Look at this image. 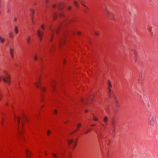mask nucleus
Wrapping results in <instances>:
<instances>
[{
  "label": "nucleus",
  "instance_id": "1",
  "mask_svg": "<svg viewBox=\"0 0 158 158\" xmlns=\"http://www.w3.org/2000/svg\"><path fill=\"white\" fill-rule=\"evenodd\" d=\"M105 10L108 18L111 20L114 19L115 17L114 14L112 12L110 11L107 8H106Z\"/></svg>",
  "mask_w": 158,
  "mask_h": 158
},
{
  "label": "nucleus",
  "instance_id": "2",
  "mask_svg": "<svg viewBox=\"0 0 158 158\" xmlns=\"http://www.w3.org/2000/svg\"><path fill=\"white\" fill-rule=\"evenodd\" d=\"M2 79L4 82L10 84L11 77L10 75L6 74L5 76L2 77Z\"/></svg>",
  "mask_w": 158,
  "mask_h": 158
},
{
  "label": "nucleus",
  "instance_id": "3",
  "mask_svg": "<svg viewBox=\"0 0 158 158\" xmlns=\"http://www.w3.org/2000/svg\"><path fill=\"white\" fill-rule=\"evenodd\" d=\"M37 35L40 41L42 40L43 36L44 35V32L43 30L38 29L37 31Z\"/></svg>",
  "mask_w": 158,
  "mask_h": 158
},
{
  "label": "nucleus",
  "instance_id": "4",
  "mask_svg": "<svg viewBox=\"0 0 158 158\" xmlns=\"http://www.w3.org/2000/svg\"><path fill=\"white\" fill-rule=\"evenodd\" d=\"M63 6L62 4H61L58 5V9L59 10V13L60 16H63L64 15V13L61 10V9L63 8Z\"/></svg>",
  "mask_w": 158,
  "mask_h": 158
},
{
  "label": "nucleus",
  "instance_id": "5",
  "mask_svg": "<svg viewBox=\"0 0 158 158\" xmlns=\"http://www.w3.org/2000/svg\"><path fill=\"white\" fill-rule=\"evenodd\" d=\"M26 152L27 157V158H31V156L32 154L31 152L27 149L26 150Z\"/></svg>",
  "mask_w": 158,
  "mask_h": 158
},
{
  "label": "nucleus",
  "instance_id": "6",
  "mask_svg": "<svg viewBox=\"0 0 158 158\" xmlns=\"http://www.w3.org/2000/svg\"><path fill=\"white\" fill-rule=\"evenodd\" d=\"M31 39V37L30 35H28L27 36L26 39V42L27 43L29 44H30Z\"/></svg>",
  "mask_w": 158,
  "mask_h": 158
},
{
  "label": "nucleus",
  "instance_id": "7",
  "mask_svg": "<svg viewBox=\"0 0 158 158\" xmlns=\"http://www.w3.org/2000/svg\"><path fill=\"white\" fill-rule=\"evenodd\" d=\"M112 126L113 131H114L116 128V123L115 122L114 120L112 121Z\"/></svg>",
  "mask_w": 158,
  "mask_h": 158
},
{
  "label": "nucleus",
  "instance_id": "8",
  "mask_svg": "<svg viewBox=\"0 0 158 158\" xmlns=\"http://www.w3.org/2000/svg\"><path fill=\"white\" fill-rule=\"evenodd\" d=\"M10 54L11 55V57L12 58H13L14 56V49L11 48H10Z\"/></svg>",
  "mask_w": 158,
  "mask_h": 158
},
{
  "label": "nucleus",
  "instance_id": "9",
  "mask_svg": "<svg viewBox=\"0 0 158 158\" xmlns=\"http://www.w3.org/2000/svg\"><path fill=\"white\" fill-rule=\"evenodd\" d=\"M108 89H111V88L112 87V84L111 81L110 80L108 81Z\"/></svg>",
  "mask_w": 158,
  "mask_h": 158
},
{
  "label": "nucleus",
  "instance_id": "10",
  "mask_svg": "<svg viewBox=\"0 0 158 158\" xmlns=\"http://www.w3.org/2000/svg\"><path fill=\"white\" fill-rule=\"evenodd\" d=\"M108 121V118L107 116H105L103 118V121L106 125L107 124V122Z\"/></svg>",
  "mask_w": 158,
  "mask_h": 158
},
{
  "label": "nucleus",
  "instance_id": "11",
  "mask_svg": "<svg viewBox=\"0 0 158 158\" xmlns=\"http://www.w3.org/2000/svg\"><path fill=\"white\" fill-rule=\"evenodd\" d=\"M5 41V40L4 38L0 35V42L2 44H3L4 43Z\"/></svg>",
  "mask_w": 158,
  "mask_h": 158
},
{
  "label": "nucleus",
  "instance_id": "12",
  "mask_svg": "<svg viewBox=\"0 0 158 158\" xmlns=\"http://www.w3.org/2000/svg\"><path fill=\"white\" fill-rule=\"evenodd\" d=\"M50 29L51 31L52 32H53V31H54V33L55 31V32L56 34H58L59 32V31L58 29H52V28L51 27H50Z\"/></svg>",
  "mask_w": 158,
  "mask_h": 158
},
{
  "label": "nucleus",
  "instance_id": "13",
  "mask_svg": "<svg viewBox=\"0 0 158 158\" xmlns=\"http://www.w3.org/2000/svg\"><path fill=\"white\" fill-rule=\"evenodd\" d=\"M40 78L39 79V81H36L35 83V86H36L37 88H38L39 87V85L40 84Z\"/></svg>",
  "mask_w": 158,
  "mask_h": 158
},
{
  "label": "nucleus",
  "instance_id": "14",
  "mask_svg": "<svg viewBox=\"0 0 158 158\" xmlns=\"http://www.w3.org/2000/svg\"><path fill=\"white\" fill-rule=\"evenodd\" d=\"M56 82L54 80H53L51 84V86L53 89H54L55 86L56 85Z\"/></svg>",
  "mask_w": 158,
  "mask_h": 158
},
{
  "label": "nucleus",
  "instance_id": "15",
  "mask_svg": "<svg viewBox=\"0 0 158 158\" xmlns=\"http://www.w3.org/2000/svg\"><path fill=\"white\" fill-rule=\"evenodd\" d=\"M82 124L81 123H78L77 124V127L75 130V131H77L82 126Z\"/></svg>",
  "mask_w": 158,
  "mask_h": 158
},
{
  "label": "nucleus",
  "instance_id": "16",
  "mask_svg": "<svg viewBox=\"0 0 158 158\" xmlns=\"http://www.w3.org/2000/svg\"><path fill=\"white\" fill-rule=\"evenodd\" d=\"M74 139H68L67 140V143L68 144L70 145V144L73 143V141Z\"/></svg>",
  "mask_w": 158,
  "mask_h": 158
},
{
  "label": "nucleus",
  "instance_id": "17",
  "mask_svg": "<svg viewBox=\"0 0 158 158\" xmlns=\"http://www.w3.org/2000/svg\"><path fill=\"white\" fill-rule=\"evenodd\" d=\"M74 4L77 7L79 6V5L77 0H74L73 2Z\"/></svg>",
  "mask_w": 158,
  "mask_h": 158
},
{
  "label": "nucleus",
  "instance_id": "18",
  "mask_svg": "<svg viewBox=\"0 0 158 158\" xmlns=\"http://www.w3.org/2000/svg\"><path fill=\"white\" fill-rule=\"evenodd\" d=\"M33 58H34V60H38V57L37 53H35V54H34V55L33 56Z\"/></svg>",
  "mask_w": 158,
  "mask_h": 158
},
{
  "label": "nucleus",
  "instance_id": "19",
  "mask_svg": "<svg viewBox=\"0 0 158 158\" xmlns=\"http://www.w3.org/2000/svg\"><path fill=\"white\" fill-rule=\"evenodd\" d=\"M91 129H87L84 132V134H87L89 133L91 130Z\"/></svg>",
  "mask_w": 158,
  "mask_h": 158
},
{
  "label": "nucleus",
  "instance_id": "20",
  "mask_svg": "<svg viewBox=\"0 0 158 158\" xmlns=\"http://www.w3.org/2000/svg\"><path fill=\"white\" fill-rule=\"evenodd\" d=\"M15 31L16 34H17L18 33L19 30L18 29V27L17 26H15L14 27Z\"/></svg>",
  "mask_w": 158,
  "mask_h": 158
},
{
  "label": "nucleus",
  "instance_id": "21",
  "mask_svg": "<svg viewBox=\"0 0 158 158\" xmlns=\"http://www.w3.org/2000/svg\"><path fill=\"white\" fill-rule=\"evenodd\" d=\"M14 33L12 31L10 32L9 33V36L10 38H12L13 36Z\"/></svg>",
  "mask_w": 158,
  "mask_h": 158
},
{
  "label": "nucleus",
  "instance_id": "22",
  "mask_svg": "<svg viewBox=\"0 0 158 158\" xmlns=\"http://www.w3.org/2000/svg\"><path fill=\"white\" fill-rule=\"evenodd\" d=\"M15 118H16L17 119L18 121V127H19V123H20V117H19V116L16 117Z\"/></svg>",
  "mask_w": 158,
  "mask_h": 158
},
{
  "label": "nucleus",
  "instance_id": "23",
  "mask_svg": "<svg viewBox=\"0 0 158 158\" xmlns=\"http://www.w3.org/2000/svg\"><path fill=\"white\" fill-rule=\"evenodd\" d=\"M81 4L83 6H84L85 7L87 8H88V7L84 3L83 1H81Z\"/></svg>",
  "mask_w": 158,
  "mask_h": 158
},
{
  "label": "nucleus",
  "instance_id": "24",
  "mask_svg": "<svg viewBox=\"0 0 158 158\" xmlns=\"http://www.w3.org/2000/svg\"><path fill=\"white\" fill-rule=\"evenodd\" d=\"M149 121L151 124H152L153 123V118L152 117L150 118L149 119Z\"/></svg>",
  "mask_w": 158,
  "mask_h": 158
},
{
  "label": "nucleus",
  "instance_id": "25",
  "mask_svg": "<svg viewBox=\"0 0 158 158\" xmlns=\"http://www.w3.org/2000/svg\"><path fill=\"white\" fill-rule=\"evenodd\" d=\"M54 31H53V32H52V34H51L52 38L50 39V41H52V38L53 37V36L54 35Z\"/></svg>",
  "mask_w": 158,
  "mask_h": 158
},
{
  "label": "nucleus",
  "instance_id": "26",
  "mask_svg": "<svg viewBox=\"0 0 158 158\" xmlns=\"http://www.w3.org/2000/svg\"><path fill=\"white\" fill-rule=\"evenodd\" d=\"M51 131L50 130H48L47 132V135L48 136H49L50 135Z\"/></svg>",
  "mask_w": 158,
  "mask_h": 158
},
{
  "label": "nucleus",
  "instance_id": "27",
  "mask_svg": "<svg viewBox=\"0 0 158 158\" xmlns=\"http://www.w3.org/2000/svg\"><path fill=\"white\" fill-rule=\"evenodd\" d=\"M24 118L26 121L28 122V119L27 118V116L25 115H23V119Z\"/></svg>",
  "mask_w": 158,
  "mask_h": 158
},
{
  "label": "nucleus",
  "instance_id": "28",
  "mask_svg": "<svg viewBox=\"0 0 158 158\" xmlns=\"http://www.w3.org/2000/svg\"><path fill=\"white\" fill-rule=\"evenodd\" d=\"M108 93H109V97L110 98H111V89H108Z\"/></svg>",
  "mask_w": 158,
  "mask_h": 158
},
{
  "label": "nucleus",
  "instance_id": "29",
  "mask_svg": "<svg viewBox=\"0 0 158 158\" xmlns=\"http://www.w3.org/2000/svg\"><path fill=\"white\" fill-rule=\"evenodd\" d=\"M93 119L94 120L96 121H98V119L97 118V117L94 115H93Z\"/></svg>",
  "mask_w": 158,
  "mask_h": 158
},
{
  "label": "nucleus",
  "instance_id": "30",
  "mask_svg": "<svg viewBox=\"0 0 158 158\" xmlns=\"http://www.w3.org/2000/svg\"><path fill=\"white\" fill-rule=\"evenodd\" d=\"M52 156L54 158H58V157L57 156L55 153H53L52 154Z\"/></svg>",
  "mask_w": 158,
  "mask_h": 158
},
{
  "label": "nucleus",
  "instance_id": "31",
  "mask_svg": "<svg viewBox=\"0 0 158 158\" xmlns=\"http://www.w3.org/2000/svg\"><path fill=\"white\" fill-rule=\"evenodd\" d=\"M41 27L42 29L44 30L45 29V25L44 24H42L41 25Z\"/></svg>",
  "mask_w": 158,
  "mask_h": 158
},
{
  "label": "nucleus",
  "instance_id": "32",
  "mask_svg": "<svg viewBox=\"0 0 158 158\" xmlns=\"http://www.w3.org/2000/svg\"><path fill=\"white\" fill-rule=\"evenodd\" d=\"M57 16V14L55 13V14H54L53 15V17L54 19H56Z\"/></svg>",
  "mask_w": 158,
  "mask_h": 158
},
{
  "label": "nucleus",
  "instance_id": "33",
  "mask_svg": "<svg viewBox=\"0 0 158 158\" xmlns=\"http://www.w3.org/2000/svg\"><path fill=\"white\" fill-rule=\"evenodd\" d=\"M57 113V111L56 110H55L54 111V114H56Z\"/></svg>",
  "mask_w": 158,
  "mask_h": 158
},
{
  "label": "nucleus",
  "instance_id": "34",
  "mask_svg": "<svg viewBox=\"0 0 158 158\" xmlns=\"http://www.w3.org/2000/svg\"><path fill=\"white\" fill-rule=\"evenodd\" d=\"M31 12L32 13H35V10L33 9H31Z\"/></svg>",
  "mask_w": 158,
  "mask_h": 158
},
{
  "label": "nucleus",
  "instance_id": "35",
  "mask_svg": "<svg viewBox=\"0 0 158 158\" xmlns=\"http://www.w3.org/2000/svg\"><path fill=\"white\" fill-rule=\"evenodd\" d=\"M81 34V32L80 31H78L77 32V35H80Z\"/></svg>",
  "mask_w": 158,
  "mask_h": 158
},
{
  "label": "nucleus",
  "instance_id": "36",
  "mask_svg": "<svg viewBox=\"0 0 158 158\" xmlns=\"http://www.w3.org/2000/svg\"><path fill=\"white\" fill-rule=\"evenodd\" d=\"M72 8V6H69L68 7V9L69 10H70L71 9V8Z\"/></svg>",
  "mask_w": 158,
  "mask_h": 158
},
{
  "label": "nucleus",
  "instance_id": "37",
  "mask_svg": "<svg viewBox=\"0 0 158 158\" xmlns=\"http://www.w3.org/2000/svg\"><path fill=\"white\" fill-rule=\"evenodd\" d=\"M64 41H61L60 43V45H61L63 43V44H64Z\"/></svg>",
  "mask_w": 158,
  "mask_h": 158
},
{
  "label": "nucleus",
  "instance_id": "38",
  "mask_svg": "<svg viewBox=\"0 0 158 158\" xmlns=\"http://www.w3.org/2000/svg\"><path fill=\"white\" fill-rule=\"evenodd\" d=\"M76 131H75H75H74L73 132L71 133L70 134V135H72V134L74 133L75 132H76Z\"/></svg>",
  "mask_w": 158,
  "mask_h": 158
},
{
  "label": "nucleus",
  "instance_id": "39",
  "mask_svg": "<svg viewBox=\"0 0 158 158\" xmlns=\"http://www.w3.org/2000/svg\"><path fill=\"white\" fill-rule=\"evenodd\" d=\"M19 135H20L21 136V135H22V134H23L22 132V131H19Z\"/></svg>",
  "mask_w": 158,
  "mask_h": 158
},
{
  "label": "nucleus",
  "instance_id": "40",
  "mask_svg": "<svg viewBox=\"0 0 158 158\" xmlns=\"http://www.w3.org/2000/svg\"><path fill=\"white\" fill-rule=\"evenodd\" d=\"M77 141H76V143L74 144V148H75L76 147V146L77 145Z\"/></svg>",
  "mask_w": 158,
  "mask_h": 158
},
{
  "label": "nucleus",
  "instance_id": "41",
  "mask_svg": "<svg viewBox=\"0 0 158 158\" xmlns=\"http://www.w3.org/2000/svg\"><path fill=\"white\" fill-rule=\"evenodd\" d=\"M42 90L44 91H45L46 90V89L45 88H44L42 89Z\"/></svg>",
  "mask_w": 158,
  "mask_h": 158
},
{
  "label": "nucleus",
  "instance_id": "42",
  "mask_svg": "<svg viewBox=\"0 0 158 158\" xmlns=\"http://www.w3.org/2000/svg\"><path fill=\"white\" fill-rule=\"evenodd\" d=\"M56 6V4H54V5H53L52 7H55Z\"/></svg>",
  "mask_w": 158,
  "mask_h": 158
},
{
  "label": "nucleus",
  "instance_id": "43",
  "mask_svg": "<svg viewBox=\"0 0 158 158\" xmlns=\"http://www.w3.org/2000/svg\"><path fill=\"white\" fill-rule=\"evenodd\" d=\"M2 78V76H0V81H1Z\"/></svg>",
  "mask_w": 158,
  "mask_h": 158
},
{
  "label": "nucleus",
  "instance_id": "44",
  "mask_svg": "<svg viewBox=\"0 0 158 158\" xmlns=\"http://www.w3.org/2000/svg\"><path fill=\"white\" fill-rule=\"evenodd\" d=\"M17 19L16 18H15L14 19V20L15 21H16L17 20Z\"/></svg>",
  "mask_w": 158,
  "mask_h": 158
},
{
  "label": "nucleus",
  "instance_id": "45",
  "mask_svg": "<svg viewBox=\"0 0 158 158\" xmlns=\"http://www.w3.org/2000/svg\"><path fill=\"white\" fill-rule=\"evenodd\" d=\"M134 54H135V55H136L137 54V52L136 51H135L134 52Z\"/></svg>",
  "mask_w": 158,
  "mask_h": 158
},
{
  "label": "nucleus",
  "instance_id": "46",
  "mask_svg": "<svg viewBox=\"0 0 158 158\" xmlns=\"http://www.w3.org/2000/svg\"><path fill=\"white\" fill-rule=\"evenodd\" d=\"M95 125V124H92L91 125V126H94Z\"/></svg>",
  "mask_w": 158,
  "mask_h": 158
},
{
  "label": "nucleus",
  "instance_id": "47",
  "mask_svg": "<svg viewBox=\"0 0 158 158\" xmlns=\"http://www.w3.org/2000/svg\"><path fill=\"white\" fill-rule=\"evenodd\" d=\"M95 34L97 35H99V33H98V32H96L95 33Z\"/></svg>",
  "mask_w": 158,
  "mask_h": 158
},
{
  "label": "nucleus",
  "instance_id": "48",
  "mask_svg": "<svg viewBox=\"0 0 158 158\" xmlns=\"http://www.w3.org/2000/svg\"><path fill=\"white\" fill-rule=\"evenodd\" d=\"M83 98H81V101L82 102L83 101Z\"/></svg>",
  "mask_w": 158,
  "mask_h": 158
},
{
  "label": "nucleus",
  "instance_id": "49",
  "mask_svg": "<svg viewBox=\"0 0 158 158\" xmlns=\"http://www.w3.org/2000/svg\"><path fill=\"white\" fill-rule=\"evenodd\" d=\"M88 110H85V112L86 113V112H88Z\"/></svg>",
  "mask_w": 158,
  "mask_h": 158
},
{
  "label": "nucleus",
  "instance_id": "50",
  "mask_svg": "<svg viewBox=\"0 0 158 158\" xmlns=\"http://www.w3.org/2000/svg\"><path fill=\"white\" fill-rule=\"evenodd\" d=\"M102 125L104 127H105V125L104 124H103L102 123Z\"/></svg>",
  "mask_w": 158,
  "mask_h": 158
},
{
  "label": "nucleus",
  "instance_id": "51",
  "mask_svg": "<svg viewBox=\"0 0 158 158\" xmlns=\"http://www.w3.org/2000/svg\"><path fill=\"white\" fill-rule=\"evenodd\" d=\"M43 107H44V106L42 105L41 106V108H43Z\"/></svg>",
  "mask_w": 158,
  "mask_h": 158
},
{
  "label": "nucleus",
  "instance_id": "52",
  "mask_svg": "<svg viewBox=\"0 0 158 158\" xmlns=\"http://www.w3.org/2000/svg\"><path fill=\"white\" fill-rule=\"evenodd\" d=\"M21 123H22V126H23V122L22 121Z\"/></svg>",
  "mask_w": 158,
  "mask_h": 158
},
{
  "label": "nucleus",
  "instance_id": "53",
  "mask_svg": "<svg viewBox=\"0 0 158 158\" xmlns=\"http://www.w3.org/2000/svg\"><path fill=\"white\" fill-rule=\"evenodd\" d=\"M8 105V103L7 102H6V106H7V105Z\"/></svg>",
  "mask_w": 158,
  "mask_h": 158
},
{
  "label": "nucleus",
  "instance_id": "54",
  "mask_svg": "<svg viewBox=\"0 0 158 158\" xmlns=\"http://www.w3.org/2000/svg\"><path fill=\"white\" fill-rule=\"evenodd\" d=\"M65 124H66L67 123V122H64Z\"/></svg>",
  "mask_w": 158,
  "mask_h": 158
},
{
  "label": "nucleus",
  "instance_id": "55",
  "mask_svg": "<svg viewBox=\"0 0 158 158\" xmlns=\"http://www.w3.org/2000/svg\"><path fill=\"white\" fill-rule=\"evenodd\" d=\"M65 63V60H64V64Z\"/></svg>",
  "mask_w": 158,
  "mask_h": 158
},
{
  "label": "nucleus",
  "instance_id": "56",
  "mask_svg": "<svg viewBox=\"0 0 158 158\" xmlns=\"http://www.w3.org/2000/svg\"><path fill=\"white\" fill-rule=\"evenodd\" d=\"M45 155H47V153L46 152H45Z\"/></svg>",
  "mask_w": 158,
  "mask_h": 158
},
{
  "label": "nucleus",
  "instance_id": "57",
  "mask_svg": "<svg viewBox=\"0 0 158 158\" xmlns=\"http://www.w3.org/2000/svg\"><path fill=\"white\" fill-rule=\"evenodd\" d=\"M41 97H42V98H43V96H41Z\"/></svg>",
  "mask_w": 158,
  "mask_h": 158
},
{
  "label": "nucleus",
  "instance_id": "58",
  "mask_svg": "<svg viewBox=\"0 0 158 158\" xmlns=\"http://www.w3.org/2000/svg\"><path fill=\"white\" fill-rule=\"evenodd\" d=\"M85 12H86V10H85Z\"/></svg>",
  "mask_w": 158,
  "mask_h": 158
},
{
  "label": "nucleus",
  "instance_id": "59",
  "mask_svg": "<svg viewBox=\"0 0 158 158\" xmlns=\"http://www.w3.org/2000/svg\"><path fill=\"white\" fill-rule=\"evenodd\" d=\"M47 1H48V0H46Z\"/></svg>",
  "mask_w": 158,
  "mask_h": 158
}]
</instances>
